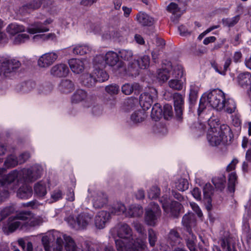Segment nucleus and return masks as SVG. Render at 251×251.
Listing matches in <instances>:
<instances>
[{
    "instance_id": "obj_15",
    "label": "nucleus",
    "mask_w": 251,
    "mask_h": 251,
    "mask_svg": "<svg viewBox=\"0 0 251 251\" xmlns=\"http://www.w3.org/2000/svg\"><path fill=\"white\" fill-rule=\"evenodd\" d=\"M150 63V58L149 56L144 55L142 56L139 60H134V62L130 64V67L133 70L138 72L139 69H146Z\"/></svg>"
},
{
    "instance_id": "obj_13",
    "label": "nucleus",
    "mask_w": 251,
    "mask_h": 251,
    "mask_svg": "<svg viewBox=\"0 0 251 251\" xmlns=\"http://www.w3.org/2000/svg\"><path fill=\"white\" fill-rule=\"evenodd\" d=\"M42 171L43 169L41 166L36 165L27 169L24 174L26 179L32 181L41 177Z\"/></svg>"
},
{
    "instance_id": "obj_59",
    "label": "nucleus",
    "mask_w": 251,
    "mask_h": 251,
    "mask_svg": "<svg viewBox=\"0 0 251 251\" xmlns=\"http://www.w3.org/2000/svg\"><path fill=\"white\" fill-rule=\"evenodd\" d=\"M18 244L23 251H33V250L32 244L30 241L26 243L23 239H21L18 240Z\"/></svg>"
},
{
    "instance_id": "obj_46",
    "label": "nucleus",
    "mask_w": 251,
    "mask_h": 251,
    "mask_svg": "<svg viewBox=\"0 0 251 251\" xmlns=\"http://www.w3.org/2000/svg\"><path fill=\"white\" fill-rule=\"evenodd\" d=\"M18 164L19 160L13 155L8 156L4 162V165L7 168L14 167Z\"/></svg>"
},
{
    "instance_id": "obj_2",
    "label": "nucleus",
    "mask_w": 251,
    "mask_h": 251,
    "mask_svg": "<svg viewBox=\"0 0 251 251\" xmlns=\"http://www.w3.org/2000/svg\"><path fill=\"white\" fill-rule=\"evenodd\" d=\"M93 215L87 213L82 212L75 218L69 216L66 221L72 228L76 230L83 229L92 222Z\"/></svg>"
},
{
    "instance_id": "obj_60",
    "label": "nucleus",
    "mask_w": 251,
    "mask_h": 251,
    "mask_svg": "<svg viewBox=\"0 0 251 251\" xmlns=\"http://www.w3.org/2000/svg\"><path fill=\"white\" fill-rule=\"evenodd\" d=\"M105 91L110 95H117L120 91V87L117 84H111L105 88Z\"/></svg>"
},
{
    "instance_id": "obj_11",
    "label": "nucleus",
    "mask_w": 251,
    "mask_h": 251,
    "mask_svg": "<svg viewBox=\"0 0 251 251\" xmlns=\"http://www.w3.org/2000/svg\"><path fill=\"white\" fill-rule=\"evenodd\" d=\"M57 57V54L54 52L45 53L39 58L38 65L40 67L47 68L52 64Z\"/></svg>"
},
{
    "instance_id": "obj_19",
    "label": "nucleus",
    "mask_w": 251,
    "mask_h": 251,
    "mask_svg": "<svg viewBox=\"0 0 251 251\" xmlns=\"http://www.w3.org/2000/svg\"><path fill=\"white\" fill-rule=\"evenodd\" d=\"M172 69V64L170 62H167V67L162 66V69L157 71V77L163 82L166 81L170 77V70Z\"/></svg>"
},
{
    "instance_id": "obj_32",
    "label": "nucleus",
    "mask_w": 251,
    "mask_h": 251,
    "mask_svg": "<svg viewBox=\"0 0 251 251\" xmlns=\"http://www.w3.org/2000/svg\"><path fill=\"white\" fill-rule=\"evenodd\" d=\"M198 91L199 88L197 86L191 85L189 98L190 108H192L196 103Z\"/></svg>"
},
{
    "instance_id": "obj_37",
    "label": "nucleus",
    "mask_w": 251,
    "mask_h": 251,
    "mask_svg": "<svg viewBox=\"0 0 251 251\" xmlns=\"http://www.w3.org/2000/svg\"><path fill=\"white\" fill-rule=\"evenodd\" d=\"M19 175V172L16 170L11 171L7 176L3 178V180L2 181V185L3 186H6L13 182L18 177Z\"/></svg>"
},
{
    "instance_id": "obj_24",
    "label": "nucleus",
    "mask_w": 251,
    "mask_h": 251,
    "mask_svg": "<svg viewBox=\"0 0 251 251\" xmlns=\"http://www.w3.org/2000/svg\"><path fill=\"white\" fill-rule=\"evenodd\" d=\"M187 232L188 235L186 239V244L187 248L190 251H197L196 248L197 242L196 236L192 233L191 229H188Z\"/></svg>"
},
{
    "instance_id": "obj_25",
    "label": "nucleus",
    "mask_w": 251,
    "mask_h": 251,
    "mask_svg": "<svg viewBox=\"0 0 251 251\" xmlns=\"http://www.w3.org/2000/svg\"><path fill=\"white\" fill-rule=\"evenodd\" d=\"M96 82V77L93 74H86L81 76V82L85 86L88 87H93L95 86Z\"/></svg>"
},
{
    "instance_id": "obj_61",
    "label": "nucleus",
    "mask_w": 251,
    "mask_h": 251,
    "mask_svg": "<svg viewBox=\"0 0 251 251\" xmlns=\"http://www.w3.org/2000/svg\"><path fill=\"white\" fill-rule=\"evenodd\" d=\"M15 209L12 206L5 207L0 211V216L1 217V218H2V219H4L13 213Z\"/></svg>"
},
{
    "instance_id": "obj_44",
    "label": "nucleus",
    "mask_w": 251,
    "mask_h": 251,
    "mask_svg": "<svg viewBox=\"0 0 251 251\" xmlns=\"http://www.w3.org/2000/svg\"><path fill=\"white\" fill-rule=\"evenodd\" d=\"M148 240L150 245L151 247H153L155 246L156 243L157 241V232L152 228H150L148 229Z\"/></svg>"
},
{
    "instance_id": "obj_55",
    "label": "nucleus",
    "mask_w": 251,
    "mask_h": 251,
    "mask_svg": "<svg viewBox=\"0 0 251 251\" xmlns=\"http://www.w3.org/2000/svg\"><path fill=\"white\" fill-rule=\"evenodd\" d=\"M240 20V16L237 15L232 18L223 19V24L228 27H232L235 25Z\"/></svg>"
},
{
    "instance_id": "obj_30",
    "label": "nucleus",
    "mask_w": 251,
    "mask_h": 251,
    "mask_svg": "<svg viewBox=\"0 0 251 251\" xmlns=\"http://www.w3.org/2000/svg\"><path fill=\"white\" fill-rule=\"evenodd\" d=\"M21 225L22 223L18 221L15 217H10L8 220L7 225L3 227V228H4V229L7 228L10 232H12L17 229Z\"/></svg>"
},
{
    "instance_id": "obj_40",
    "label": "nucleus",
    "mask_w": 251,
    "mask_h": 251,
    "mask_svg": "<svg viewBox=\"0 0 251 251\" xmlns=\"http://www.w3.org/2000/svg\"><path fill=\"white\" fill-rule=\"evenodd\" d=\"M126 211L125 205L121 202H117L114 204L110 211L111 214L120 215L124 214Z\"/></svg>"
},
{
    "instance_id": "obj_20",
    "label": "nucleus",
    "mask_w": 251,
    "mask_h": 251,
    "mask_svg": "<svg viewBox=\"0 0 251 251\" xmlns=\"http://www.w3.org/2000/svg\"><path fill=\"white\" fill-rule=\"evenodd\" d=\"M141 89V86L137 83H126L122 87V92L126 95H130L132 92L138 95Z\"/></svg>"
},
{
    "instance_id": "obj_9",
    "label": "nucleus",
    "mask_w": 251,
    "mask_h": 251,
    "mask_svg": "<svg viewBox=\"0 0 251 251\" xmlns=\"http://www.w3.org/2000/svg\"><path fill=\"white\" fill-rule=\"evenodd\" d=\"M176 117L178 121H181L183 117L184 96L179 93H175L173 95Z\"/></svg>"
},
{
    "instance_id": "obj_36",
    "label": "nucleus",
    "mask_w": 251,
    "mask_h": 251,
    "mask_svg": "<svg viewBox=\"0 0 251 251\" xmlns=\"http://www.w3.org/2000/svg\"><path fill=\"white\" fill-rule=\"evenodd\" d=\"M7 32L11 35H15L19 32L25 31V27L22 25L16 23L11 24L8 25L6 28Z\"/></svg>"
},
{
    "instance_id": "obj_42",
    "label": "nucleus",
    "mask_w": 251,
    "mask_h": 251,
    "mask_svg": "<svg viewBox=\"0 0 251 251\" xmlns=\"http://www.w3.org/2000/svg\"><path fill=\"white\" fill-rule=\"evenodd\" d=\"M212 182L215 187L222 191L225 187L226 177L224 176L215 177L212 179Z\"/></svg>"
},
{
    "instance_id": "obj_3",
    "label": "nucleus",
    "mask_w": 251,
    "mask_h": 251,
    "mask_svg": "<svg viewBox=\"0 0 251 251\" xmlns=\"http://www.w3.org/2000/svg\"><path fill=\"white\" fill-rule=\"evenodd\" d=\"M207 103L213 108L218 110L223 109L224 105L223 101L225 95L223 92L220 89H214L208 94H205Z\"/></svg>"
},
{
    "instance_id": "obj_34",
    "label": "nucleus",
    "mask_w": 251,
    "mask_h": 251,
    "mask_svg": "<svg viewBox=\"0 0 251 251\" xmlns=\"http://www.w3.org/2000/svg\"><path fill=\"white\" fill-rule=\"evenodd\" d=\"M93 74L96 77L97 81L103 82L108 80L109 78V75L105 71L98 69L96 66L94 70Z\"/></svg>"
},
{
    "instance_id": "obj_4",
    "label": "nucleus",
    "mask_w": 251,
    "mask_h": 251,
    "mask_svg": "<svg viewBox=\"0 0 251 251\" xmlns=\"http://www.w3.org/2000/svg\"><path fill=\"white\" fill-rule=\"evenodd\" d=\"M158 97V93L155 88H149L142 93L139 98V103L144 110L149 109Z\"/></svg>"
},
{
    "instance_id": "obj_12",
    "label": "nucleus",
    "mask_w": 251,
    "mask_h": 251,
    "mask_svg": "<svg viewBox=\"0 0 251 251\" xmlns=\"http://www.w3.org/2000/svg\"><path fill=\"white\" fill-rule=\"evenodd\" d=\"M52 20L50 19L46 20L44 23L35 22L31 25L30 27L27 28V31L28 33L33 34L48 31L49 28L45 26V25L50 24Z\"/></svg>"
},
{
    "instance_id": "obj_22",
    "label": "nucleus",
    "mask_w": 251,
    "mask_h": 251,
    "mask_svg": "<svg viewBox=\"0 0 251 251\" xmlns=\"http://www.w3.org/2000/svg\"><path fill=\"white\" fill-rule=\"evenodd\" d=\"M34 191L37 197H44L47 192L46 182L40 181L36 183L34 186Z\"/></svg>"
},
{
    "instance_id": "obj_56",
    "label": "nucleus",
    "mask_w": 251,
    "mask_h": 251,
    "mask_svg": "<svg viewBox=\"0 0 251 251\" xmlns=\"http://www.w3.org/2000/svg\"><path fill=\"white\" fill-rule=\"evenodd\" d=\"M163 116L166 120H169L173 117V108L171 105L166 104L164 105Z\"/></svg>"
},
{
    "instance_id": "obj_35",
    "label": "nucleus",
    "mask_w": 251,
    "mask_h": 251,
    "mask_svg": "<svg viewBox=\"0 0 251 251\" xmlns=\"http://www.w3.org/2000/svg\"><path fill=\"white\" fill-rule=\"evenodd\" d=\"M63 239L65 242V250L66 251H77V246L74 240L66 234L63 235Z\"/></svg>"
},
{
    "instance_id": "obj_38",
    "label": "nucleus",
    "mask_w": 251,
    "mask_h": 251,
    "mask_svg": "<svg viewBox=\"0 0 251 251\" xmlns=\"http://www.w3.org/2000/svg\"><path fill=\"white\" fill-rule=\"evenodd\" d=\"M195 222L194 216L191 213L185 214L182 218V223L186 227L187 231L188 229H191V227L194 225Z\"/></svg>"
},
{
    "instance_id": "obj_33",
    "label": "nucleus",
    "mask_w": 251,
    "mask_h": 251,
    "mask_svg": "<svg viewBox=\"0 0 251 251\" xmlns=\"http://www.w3.org/2000/svg\"><path fill=\"white\" fill-rule=\"evenodd\" d=\"M151 117L155 121L159 120L163 116V110L159 103H155L151 110Z\"/></svg>"
},
{
    "instance_id": "obj_14",
    "label": "nucleus",
    "mask_w": 251,
    "mask_h": 251,
    "mask_svg": "<svg viewBox=\"0 0 251 251\" xmlns=\"http://www.w3.org/2000/svg\"><path fill=\"white\" fill-rule=\"evenodd\" d=\"M69 72L68 66L63 63L53 66L50 70V75L57 77H65Z\"/></svg>"
},
{
    "instance_id": "obj_28",
    "label": "nucleus",
    "mask_w": 251,
    "mask_h": 251,
    "mask_svg": "<svg viewBox=\"0 0 251 251\" xmlns=\"http://www.w3.org/2000/svg\"><path fill=\"white\" fill-rule=\"evenodd\" d=\"M32 195V189L31 187L24 185L21 187L18 190L17 196L23 199H28Z\"/></svg>"
},
{
    "instance_id": "obj_43",
    "label": "nucleus",
    "mask_w": 251,
    "mask_h": 251,
    "mask_svg": "<svg viewBox=\"0 0 251 251\" xmlns=\"http://www.w3.org/2000/svg\"><path fill=\"white\" fill-rule=\"evenodd\" d=\"M169 87L173 90L179 91L182 89L183 83L178 78L173 79L168 82Z\"/></svg>"
},
{
    "instance_id": "obj_64",
    "label": "nucleus",
    "mask_w": 251,
    "mask_h": 251,
    "mask_svg": "<svg viewBox=\"0 0 251 251\" xmlns=\"http://www.w3.org/2000/svg\"><path fill=\"white\" fill-rule=\"evenodd\" d=\"M154 130L155 133L160 134L161 135H164L167 132L166 127L160 124L156 125L154 127Z\"/></svg>"
},
{
    "instance_id": "obj_8",
    "label": "nucleus",
    "mask_w": 251,
    "mask_h": 251,
    "mask_svg": "<svg viewBox=\"0 0 251 251\" xmlns=\"http://www.w3.org/2000/svg\"><path fill=\"white\" fill-rule=\"evenodd\" d=\"M210 129H208L207 138L210 145L212 146H216L220 144L224 138V132L220 133L215 126V123L211 119L208 121Z\"/></svg>"
},
{
    "instance_id": "obj_47",
    "label": "nucleus",
    "mask_w": 251,
    "mask_h": 251,
    "mask_svg": "<svg viewBox=\"0 0 251 251\" xmlns=\"http://www.w3.org/2000/svg\"><path fill=\"white\" fill-rule=\"evenodd\" d=\"M214 189L210 183H206L203 187V192L204 199H211L214 194Z\"/></svg>"
},
{
    "instance_id": "obj_62",
    "label": "nucleus",
    "mask_w": 251,
    "mask_h": 251,
    "mask_svg": "<svg viewBox=\"0 0 251 251\" xmlns=\"http://www.w3.org/2000/svg\"><path fill=\"white\" fill-rule=\"evenodd\" d=\"M207 103L205 94H204L200 100L199 106L198 110L199 115H200L205 109Z\"/></svg>"
},
{
    "instance_id": "obj_51",
    "label": "nucleus",
    "mask_w": 251,
    "mask_h": 251,
    "mask_svg": "<svg viewBox=\"0 0 251 251\" xmlns=\"http://www.w3.org/2000/svg\"><path fill=\"white\" fill-rule=\"evenodd\" d=\"M90 51V49L87 46H77L73 49V53L83 55Z\"/></svg>"
},
{
    "instance_id": "obj_27",
    "label": "nucleus",
    "mask_w": 251,
    "mask_h": 251,
    "mask_svg": "<svg viewBox=\"0 0 251 251\" xmlns=\"http://www.w3.org/2000/svg\"><path fill=\"white\" fill-rule=\"evenodd\" d=\"M75 89L73 82L70 79H63L59 85L60 90L64 93H68L73 91Z\"/></svg>"
},
{
    "instance_id": "obj_1",
    "label": "nucleus",
    "mask_w": 251,
    "mask_h": 251,
    "mask_svg": "<svg viewBox=\"0 0 251 251\" xmlns=\"http://www.w3.org/2000/svg\"><path fill=\"white\" fill-rule=\"evenodd\" d=\"M117 234L119 239L115 240L117 251H144L147 248L146 243L140 239L133 240L132 230L126 223H120L117 226ZM104 251H115L110 245L105 247Z\"/></svg>"
},
{
    "instance_id": "obj_26",
    "label": "nucleus",
    "mask_w": 251,
    "mask_h": 251,
    "mask_svg": "<svg viewBox=\"0 0 251 251\" xmlns=\"http://www.w3.org/2000/svg\"><path fill=\"white\" fill-rule=\"evenodd\" d=\"M104 61L108 65L114 66L119 62V55L113 51H108L104 56Z\"/></svg>"
},
{
    "instance_id": "obj_6",
    "label": "nucleus",
    "mask_w": 251,
    "mask_h": 251,
    "mask_svg": "<svg viewBox=\"0 0 251 251\" xmlns=\"http://www.w3.org/2000/svg\"><path fill=\"white\" fill-rule=\"evenodd\" d=\"M160 202L162 204L164 211L167 214H169L170 216L174 218H177L179 217L182 208V205L179 202L172 201L169 203L167 197L161 198Z\"/></svg>"
},
{
    "instance_id": "obj_57",
    "label": "nucleus",
    "mask_w": 251,
    "mask_h": 251,
    "mask_svg": "<svg viewBox=\"0 0 251 251\" xmlns=\"http://www.w3.org/2000/svg\"><path fill=\"white\" fill-rule=\"evenodd\" d=\"M29 40V35L25 33L17 35L14 39V44L19 45Z\"/></svg>"
},
{
    "instance_id": "obj_16",
    "label": "nucleus",
    "mask_w": 251,
    "mask_h": 251,
    "mask_svg": "<svg viewBox=\"0 0 251 251\" xmlns=\"http://www.w3.org/2000/svg\"><path fill=\"white\" fill-rule=\"evenodd\" d=\"M110 214L105 211L99 212L95 217V224L96 226L102 229L104 227L106 223L109 220Z\"/></svg>"
},
{
    "instance_id": "obj_29",
    "label": "nucleus",
    "mask_w": 251,
    "mask_h": 251,
    "mask_svg": "<svg viewBox=\"0 0 251 251\" xmlns=\"http://www.w3.org/2000/svg\"><path fill=\"white\" fill-rule=\"evenodd\" d=\"M145 110L143 109L136 111L131 115L130 119L133 123L137 124L144 121L147 117Z\"/></svg>"
},
{
    "instance_id": "obj_50",
    "label": "nucleus",
    "mask_w": 251,
    "mask_h": 251,
    "mask_svg": "<svg viewBox=\"0 0 251 251\" xmlns=\"http://www.w3.org/2000/svg\"><path fill=\"white\" fill-rule=\"evenodd\" d=\"M175 187L179 191H184L188 188V182L187 179L180 178L176 182Z\"/></svg>"
},
{
    "instance_id": "obj_52",
    "label": "nucleus",
    "mask_w": 251,
    "mask_h": 251,
    "mask_svg": "<svg viewBox=\"0 0 251 251\" xmlns=\"http://www.w3.org/2000/svg\"><path fill=\"white\" fill-rule=\"evenodd\" d=\"M33 217V213L29 211H22L18 213L15 217L18 221L19 220L23 221L29 220Z\"/></svg>"
},
{
    "instance_id": "obj_41",
    "label": "nucleus",
    "mask_w": 251,
    "mask_h": 251,
    "mask_svg": "<svg viewBox=\"0 0 251 251\" xmlns=\"http://www.w3.org/2000/svg\"><path fill=\"white\" fill-rule=\"evenodd\" d=\"M223 104L224 105L223 109L227 113L231 114L235 111L236 107V104L232 99H228L226 100L225 98Z\"/></svg>"
},
{
    "instance_id": "obj_17",
    "label": "nucleus",
    "mask_w": 251,
    "mask_h": 251,
    "mask_svg": "<svg viewBox=\"0 0 251 251\" xmlns=\"http://www.w3.org/2000/svg\"><path fill=\"white\" fill-rule=\"evenodd\" d=\"M69 64L71 70L75 74L83 72L85 68L84 61L78 59H72L69 60Z\"/></svg>"
},
{
    "instance_id": "obj_63",
    "label": "nucleus",
    "mask_w": 251,
    "mask_h": 251,
    "mask_svg": "<svg viewBox=\"0 0 251 251\" xmlns=\"http://www.w3.org/2000/svg\"><path fill=\"white\" fill-rule=\"evenodd\" d=\"M167 10L174 15H177V13L180 11V8L176 3L171 2L167 6Z\"/></svg>"
},
{
    "instance_id": "obj_48",
    "label": "nucleus",
    "mask_w": 251,
    "mask_h": 251,
    "mask_svg": "<svg viewBox=\"0 0 251 251\" xmlns=\"http://www.w3.org/2000/svg\"><path fill=\"white\" fill-rule=\"evenodd\" d=\"M237 176L235 173H231L228 176V189L230 192H234V187L237 181Z\"/></svg>"
},
{
    "instance_id": "obj_58",
    "label": "nucleus",
    "mask_w": 251,
    "mask_h": 251,
    "mask_svg": "<svg viewBox=\"0 0 251 251\" xmlns=\"http://www.w3.org/2000/svg\"><path fill=\"white\" fill-rule=\"evenodd\" d=\"M183 75V68L181 65H177L174 67L172 76L176 78H180Z\"/></svg>"
},
{
    "instance_id": "obj_21",
    "label": "nucleus",
    "mask_w": 251,
    "mask_h": 251,
    "mask_svg": "<svg viewBox=\"0 0 251 251\" xmlns=\"http://www.w3.org/2000/svg\"><path fill=\"white\" fill-rule=\"evenodd\" d=\"M138 22L143 26H151L153 25L154 20L153 18L144 13H139L137 15Z\"/></svg>"
},
{
    "instance_id": "obj_39",
    "label": "nucleus",
    "mask_w": 251,
    "mask_h": 251,
    "mask_svg": "<svg viewBox=\"0 0 251 251\" xmlns=\"http://www.w3.org/2000/svg\"><path fill=\"white\" fill-rule=\"evenodd\" d=\"M128 213L131 217H140L143 213V209L140 205H131L129 207Z\"/></svg>"
},
{
    "instance_id": "obj_10",
    "label": "nucleus",
    "mask_w": 251,
    "mask_h": 251,
    "mask_svg": "<svg viewBox=\"0 0 251 251\" xmlns=\"http://www.w3.org/2000/svg\"><path fill=\"white\" fill-rule=\"evenodd\" d=\"M88 192L92 193L94 208H101L107 203V196L105 193L101 192L92 191L90 189H88Z\"/></svg>"
},
{
    "instance_id": "obj_53",
    "label": "nucleus",
    "mask_w": 251,
    "mask_h": 251,
    "mask_svg": "<svg viewBox=\"0 0 251 251\" xmlns=\"http://www.w3.org/2000/svg\"><path fill=\"white\" fill-rule=\"evenodd\" d=\"M160 190L157 186H152L148 191V196L149 199H155L160 195Z\"/></svg>"
},
{
    "instance_id": "obj_5",
    "label": "nucleus",
    "mask_w": 251,
    "mask_h": 251,
    "mask_svg": "<svg viewBox=\"0 0 251 251\" xmlns=\"http://www.w3.org/2000/svg\"><path fill=\"white\" fill-rule=\"evenodd\" d=\"M21 65V62L15 59H1L0 60V75L8 76L10 74L19 68Z\"/></svg>"
},
{
    "instance_id": "obj_45",
    "label": "nucleus",
    "mask_w": 251,
    "mask_h": 251,
    "mask_svg": "<svg viewBox=\"0 0 251 251\" xmlns=\"http://www.w3.org/2000/svg\"><path fill=\"white\" fill-rule=\"evenodd\" d=\"M40 0H32L27 3L24 5L23 8L25 10H34L39 8L41 5Z\"/></svg>"
},
{
    "instance_id": "obj_49",
    "label": "nucleus",
    "mask_w": 251,
    "mask_h": 251,
    "mask_svg": "<svg viewBox=\"0 0 251 251\" xmlns=\"http://www.w3.org/2000/svg\"><path fill=\"white\" fill-rule=\"evenodd\" d=\"M219 243L220 244L221 247L223 250L226 251H231L228 236L224 235L222 236L219 239Z\"/></svg>"
},
{
    "instance_id": "obj_23",
    "label": "nucleus",
    "mask_w": 251,
    "mask_h": 251,
    "mask_svg": "<svg viewBox=\"0 0 251 251\" xmlns=\"http://www.w3.org/2000/svg\"><path fill=\"white\" fill-rule=\"evenodd\" d=\"M239 84L243 88H247L251 85V74L249 72L241 73L237 77Z\"/></svg>"
},
{
    "instance_id": "obj_54",
    "label": "nucleus",
    "mask_w": 251,
    "mask_h": 251,
    "mask_svg": "<svg viewBox=\"0 0 251 251\" xmlns=\"http://www.w3.org/2000/svg\"><path fill=\"white\" fill-rule=\"evenodd\" d=\"M119 56L126 61H130L133 57V52L129 50H121L119 51Z\"/></svg>"
},
{
    "instance_id": "obj_31",
    "label": "nucleus",
    "mask_w": 251,
    "mask_h": 251,
    "mask_svg": "<svg viewBox=\"0 0 251 251\" xmlns=\"http://www.w3.org/2000/svg\"><path fill=\"white\" fill-rule=\"evenodd\" d=\"M87 96V93L84 90H77L72 97V102L74 103H77L84 100Z\"/></svg>"
},
{
    "instance_id": "obj_7",
    "label": "nucleus",
    "mask_w": 251,
    "mask_h": 251,
    "mask_svg": "<svg viewBox=\"0 0 251 251\" xmlns=\"http://www.w3.org/2000/svg\"><path fill=\"white\" fill-rule=\"evenodd\" d=\"M160 215L161 210L158 205L154 202H151L146 209L145 222L148 225L154 226Z\"/></svg>"
},
{
    "instance_id": "obj_18",
    "label": "nucleus",
    "mask_w": 251,
    "mask_h": 251,
    "mask_svg": "<svg viewBox=\"0 0 251 251\" xmlns=\"http://www.w3.org/2000/svg\"><path fill=\"white\" fill-rule=\"evenodd\" d=\"M182 238L176 229L170 230L167 235V241L172 246H175L180 244Z\"/></svg>"
}]
</instances>
